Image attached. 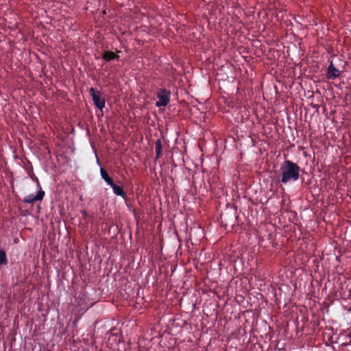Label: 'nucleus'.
I'll return each mask as SVG.
<instances>
[{
	"instance_id": "1",
	"label": "nucleus",
	"mask_w": 351,
	"mask_h": 351,
	"mask_svg": "<svg viewBox=\"0 0 351 351\" xmlns=\"http://www.w3.org/2000/svg\"><path fill=\"white\" fill-rule=\"evenodd\" d=\"M281 182L287 184L296 182L300 177V167L291 160H286L280 167Z\"/></svg>"
},
{
	"instance_id": "2",
	"label": "nucleus",
	"mask_w": 351,
	"mask_h": 351,
	"mask_svg": "<svg viewBox=\"0 0 351 351\" xmlns=\"http://www.w3.org/2000/svg\"><path fill=\"white\" fill-rule=\"evenodd\" d=\"M170 91L166 88L159 89L157 93V97L158 100L156 102L157 107H165L166 106L170 100Z\"/></svg>"
},
{
	"instance_id": "3",
	"label": "nucleus",
	"mask_w": 351,
	"mask_h": 351,
	"mask_svg": "<svg viewBox=\"0 0 351 351\" xmlns=\"http://www.w3.org/2000/svg\"><path fill=\"white\" fill-rule=\"evenodd\" d=\"M90 94L92 97L94 104L97 108L102 110L105 107V99L101 96L99 91H96L94 88H90L89 90Z\"/></svg>"
},
{
	"instance_id": "4",
	"label": "nucleus",
	"mask_w": 351,
	"mask_h": 351,
	"mask_svg": "<svg viewBox=\"0 0 351 351\" xmlns=\"http://www.w3.org/2000/svg\"><path fill=\"white\" fill-rule=\"evenodd\" d=\"M37 185L40 188V190L37 192V194H30L26 195L23 199L24 202L27 204H32L36 201H41L43 199L45 191L40 189V186L38 182L37 183Z\"/></svg>"
},
{
	"instance_id": "5",
	"label": "nucleus",
	"mask_w": 351,
	"mask_h": 351,
	"mask_svg": "<svg viewBox=\"0 0 351 351\" xmlns=\"http://www.w3.org/2000/svg\"><path fill=\"white\" fill-rule=\"evenodd\" d=\"M340 74H341V73H340L339 70H338L337 69L335 68L332 62H330V64L328 66V69H327V74H326L327 78L329 80L337 78L340 75Z\"/></svg>"
},
{
	"instance_id": "6",
	"label": "nucleus",
	"mask_w": 351,
	"mask_h": 351,
	"mask_svg": "<svg viewBox=\"0 0 351 351\" xmlns=\"http://www.w3.org/2000/svg\"><path fill=\"white\" fill-rule=\"evenodd\" d=\"M109 186L112 189L113 193L115 195L121 196L122 197H125V193L121 186H118L115 184L114 182H112V184H110Z\"/></svg>"
},
{
	"instance_id": "7",
	"label": "nucleus",
	"mask_w": 351,
	"mask_h": 351,
	"mask_svg": "<svg viewBox=\"0 0 351 351\" xmlns=\"http://www.w3.org/2000/svg\"><path fill=\"white\" fill-rule=\"evenodd\" d=\"M103 58L106 61H110L112 60H119V56L112 51H106L103 53Z\"/></svg>"
},
{
	"instance_id": "8",
	"label": "nucleus",
	"mask_w": 351,
	"mask_h": 351,
	"mask_svg": "<svg viewBox=\"0 0 351 351\" xmlns=\"http://www.w3.org/2000/svg\"><path fill=\"white\" fill-rule=\"evenodd\" d=\"M100 173H101V178L104 179V180L106 182V184L108 185H109L110 184H112L113 180L109 177L107 171L105 169H104L103 168H101Z\"/></svg>"
},
{
	"instance_id": "9",
	"label": "nucleus",
	"mask_w": 351,
	"mask_h": 351,
	"mask_svg": "<svg viewBox=\"0 0 351 351\" xmlns=\"http://www.w3.org/2000/svg\"><path fill=\"white\" fill-rule=\"evenodd\" d=\"M8 263V258L5 252L3 250H0V267L5 265Z\"/></svg>"
},
{
	"instance_id": "10",
	"label": "nucleus",
	"mask_w": 351,
	"mask_h": 351,
	"mask_svg": "<svg viewBox=\"0 0 351 351\" xmlns=\"http://www.w3.org/2000/svg\"><path fill=\"white\" fill-rule=\"evenodd\" d=\"M156 157L159 158L162 152V143L160 139L157 140L156 143Z\"/></svg>"
},
{
	"instance_id": "11",
	"label": "nucleus",
	"mask_w": 351,
	"mask_h": 351,
	"mask_svg": "<svg viewBox=\"0 0 351 351\" xmlns=\"http://www.w3.org/2000/svg\"><path fill=\"white\" fill-rule=\"evenodd\" d=\"M62 221L64 223V225L66 226V220L64 218L62 219Z\"/></svg>"
},
{
	"instance_id": "12",
	"label": "nucleus",
	"mask_w": 351,
	"mask_h": 351,
	"mask_svg": "<svg viewBox=\"0 0 351 351\" xmlns=\"http://www.w3.org/2000/svg\"><path fill=\"white\" fill-rule=\"evenodd\" d=\"M71 152H74V149H73V148H72V149H71Z\"/></svg>"
}]
</instances>
